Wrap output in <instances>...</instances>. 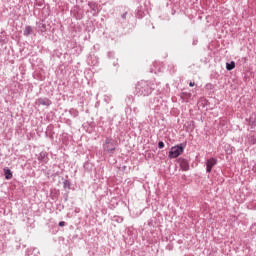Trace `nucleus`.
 Masks as SVG:
<instances>
[{"label":"nucleus","mask_w":256,"mask_h":256,"mask_svg":"<svg viewBox=\"0 0 256 256\" xmlns=\"http://www.w3.org/2000/svg\"><path fill=\"white\" fill-rule=\"evenodd\" d=\"M185 151V148L183 147V144L173 146L168 154L169 159H177L179 155H183V152Z\"/></svg>","instance_id":"nucleus-1"},{"label":"nucleus","mask_w":256,"mask_h":256,"mask_svg":"<svg viewBox=\"0 0 256 256\" xmlns=\"http://www.w3.org/2000/svg\"><path fill=\"white\" fill-rule=\"evenodd\" d=\"M217 165V159L215 158H210L206 162V171L207 173H211L213 167Z\"/></svg>","instance_id":"nucleus-2"},{"label":"nucleus","mask_w":256,"mask_h":256,"mask_svg":"<svg viewBox=\"0 0 256 256\" xmlns=\"http://www.w3.org/2000/svg\"><path fill=\"white\" fill-rule=\"evenodd\" d=\"M178 161L182 171H189V161L185 160L184 158H180Z\"/></svg>","instance_id":"nucleus-3"},{"label":"nucleus","mask_w":256,"mask_h":256,"mask_svg":"<svg viewBox=\"0 0 256 256\" xmlns=\"http://www.w3.org/2000/svg\"><path fill=\"white\" fill-rule=\"evenodd\" d=\"M36 105H38V106L44 105L45 107H49V105H51V100H49L47 98H39L36 101Z\"/></svg>","instance_id":"nucleus-4"},{"label":"nucleus","mask_w":256,"mask_h":256,"mask_svg":"<svg viewBox=\"0 0 256 256\" xmlns=\"http://www.w3.org/2000/svg\"><path fill=\"white\" fill-rule=\"evenodd\" d=\"M4 175L7 180L13 179V173L9 168H4Z\"/></svg>","instance_id":"nucleus-5"},{"label":"nucleus","mask_w":256,"mask_h":256,"mask_svg":"<svg viewBox=\"0 0 256 256\" xmlns=\"http://www.w3.org/2000/svg\"><path fill=\"white\" fill-rule=\"evenodd\" d=\"M227 71H233L235 69V61H232L231 63L226 64Z\"/></svg>","instance_id":"nucleus-6"},{"label":"nucleus","mask_w":256,"mask_h":256,"mask_svg":"<svg viewBox=\"0 0 256 256\" xmlns=\"http://www.w3.org/2000/svg\"><path fill=\"white\" fill-rule=\"evenodd\" d=\"M33 33V29L30 26H26L24 29V35H31Z\"/></svg>","instance_id":"nucleus-7"},{"label":"nucleus","mask_w":256,"mask_h":256,"mask_svg":"<svg viewBox=\"0 0 256 256\" xmlns=\"http://www.w3.org/2000/svg\"><path fill=\"white\" fill-rule=\"evenodd\" d=\"M158 147H159V149H163V147H165V143L159 142Z\"/></svg>","instance_id":"nucleus-8"},{"label":"nucleus","mask_w":256,"mask_h":256,"mask_svg":"<svg viewBox=\"0 0 256 256\" xmlns=\"http://www.w3.org/2000/svg\"><path fill=\"white\" fill-rule=\"evenodd\" d=\"M105 151H107V153H112V151H115V148H105Z\"/></svg>","instance_id":"nucleus-9"},{"label":"nucleus","mask_w":256,"mask_h":256,"mask_svg":"<svg viewBox=\"0 0 256 256\" xmlns=\"http://www.w3.org/2000/svg\"><path fill=\"white\" fill-rule=\"evenodd\" d=\"M59 227H65V222L63 221L59 222Z\"/></svg>","instance_id":"nucleus-10"},{"label":"nucleus","mask_w":256,"mask_h":256,"mask_svg":"<svg viewBox=\"0 0 256 256\" xmlns=\"http://www.w3.org/2000/svg\"><path fill=\"white\" fill-rule=\"evenodd\" d=\"M189 87H195V82H190Z\"/></svg>","instance_id":"nucleus-11"}]
</instances>
